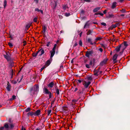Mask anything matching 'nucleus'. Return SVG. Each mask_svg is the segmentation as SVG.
I'll use <instances>...</instances> for the list:
<instances>
[{"mask_svg": "<svg viewBox=\"0 0 130 130\" xmlns=\"http://www.w3.org/2000/svg\"><path fill=\"white\" fill-rule=\"evenodd\" d=\"M14 124L11 123L6 122L5 123L4 126L0 128V130H11L14 127Z\"/></svg>", "mask_w": 130, "mask_h": 130, "instance_id": "obj_1", "label": "nucleus"}, {"mask_svg": "<svg viewBox=\"0 0 130 130\" xmlns=\"http://www.w3.org/2000/svg\"><path fill=\"white\" fill-rule=\"evenodd\" d=\"M57 46L56 44H55L52 50L50 51L51 56L49 60V64H50L52 60V57L55 54L56 47Z\"/></svg>", "mask_w": 130, "mask_h": 130, "instance_id": "obj_2", "label": "nucleus"}, {"mask_svg": "<svg viewBox=\"0 0 130 130\" xmlns=\"http://www.w3.org/2000/svg\"><path fill=\"white\" fill-rule=\"evenodd\" d=\"M39 90L38 86L36 85L34 87V88H32L31 89L30 91L31 95H33L36 93L38 92Z\"/></svg>", "mask_w": 130, "mask_h": 130, "instance_id": "obj_3", "label": "nucleus"}, {"mask_svg": "<svg viewBox=\"0 0 130 130\" xmlns=\"http://www.w3.org/2000/svg\"><path fill=\"white\" fill-rule=\"evenodd\" d=\"M119 45L121 47V49H122V51L123 52L125 49L126 48L128 45L126 42H124Z\"/></svg>", "mask_w": 130, "mask_h": 130, "instance_id": "obj_4", "label": "nucleus"}, {"mask_svg": "<svg viewBox=\"0 0 130 130\" xmlns=\"http://www.w3.org/2000/svg\"><path fill=\"white\" fill-rule=\"evenodd\" d=\"M88 50L86 52L85 56L88 58H89L90 56H92L93 53V51L90 49H88Z\"/></svg>", "mask_w": 130, "mask_h": 130, "instance_id": "obj_5", "label": "nucleus"}, {"mask_svg": "<svg viewBox=\"0 0 130 130\" xmlns=\"http://www.w3.org/2000/svg\"><path fill=\"white\" fill-rule=\"evenodd\" d=\"M56 85V83L54 81L51 82L49 83V89L53 90L54 87H55Z\"/></svg>", "mask_w": 130, "mask_h": 130, "instance_id": "obj_6", "label": "nucleus"}, {"mask_svg": "<svg viewBox=\"0 0 130 130\" xmlns=\"http://www.w3.org/2000/svg\"><path fill=\"white\" fill-rule=\"evenodd\" d=\"M51 98L50 101L51 102V106H52V105L54 104V102L55 100V98H54L53 95L52 94L51 92H49V99Z\"/></svg>", "mask_w": 130, "mask_h": 130, "instance_id": "obj_7", "label": "nucleus"}, {"mask_svg": "<svg viewBox=\"0 0 130 130\" xmlns=\"http://www.w3.org/2000/svg\"><path fill=\"white\" fill-rule=\"evenodd\" d=\"M102 72V71H100L99 70H95L94 71V75L96 76H98L101 74Z\"/></svg>", "mask_w": 130, "mask_h": 130, "instance_id": "obj_8", "label": "nucleus"}, {"mask_svg": "<svg viewBox=\"0 0 130 130\" xmlns=\"http://www.w3.org/2000/svg\"><path fill=\"white\" fill-rule=\"evenodd\" d=\"M90 83L91 82L90 81L87 82L85 81H84L83 82V85H84L85 88H87L88 87Z\"/></svg>", "mask_w": 130, "mask_h": 130, "instance_id": "obj_9", "label": "nucleus"}, {"mask_svg": "<svg viewBox=\"0 0 130 130\" xmlns=\"http://www.w3.org/2000/svg\"><path fill=\"white\" fill-rule=\"evenodd\" d=\"M38 55L39 56H41L44 53V50L41 49L39 50L38 52Z\"/></svg>", "mask_w": 130, "mask_h": 130, "instance_id": "obj_10", "label": "nucleus"}, {"mask_svg": "<svg viewBox=\"0 0 130 130\" xmlns=\"http://www.w3.org/2000/svg\"><path fill=\"white\" fill-rule=\"evenodd\" d=\"M118 56V55L117 54H115L114 56H113L112 58V60L113 61V62L115 63H116L117 62V61H116V59L117 58Z\"/></svg>", "mask_w": 130, "mask_h": 130, "instance_id": "obj_11", "label": "nucleus"}, {"mask_svg": "<svg viewBox=\"0 0 130 130\" xmlns=\"http://www.w3.org/2000/svg\"><path fill=\"white\" fill-rule=\"evenodd\" d=\"M92 60H90V61L89 64H86L85 65L86 67L87 68H89L91 67L92 64Z\"/></svg>", "mask_w": 130, "mask_h": 130, "instance_id": "obj_12", "label": "nucleus"}, {"mask_svg": "<svg viewBox=\"0 0 130 130\" xmlns=\"http://www.w3.org/2000/svg\"><path fill=\"white\" fill-rule=\"evenodd\" d=\"M49 65V60H48L46 63L45 64V66H44L43 67L41 68L40 70V72H42V70L46 67L48 66Z\"/></svg>", "mask_w": 130, "mask_h": 130, "instance_id": "obj_13", "label": "nucleus"}, {"mask_svg": "<svg viewBox=\"0 0 130 130\" xmlns=\"http://www.w3.org/2000/svg\"><path fill=\"white\" fill-rule=\"evenodd\" d=\"M11 88V85L9 83V82H8L6 87V89L7 91H10V89Z\"/></svg>", "mask_w": 130, "mask_h": 130, "instance_id": "obj_14", "label": "nucleus"}, {"mask_svg": "<svg viewBox=\"0 0 130 130\" xmlns=\"http://www.w3.org/2000/svg\"><path fill=\"white\" fill-rule=\"evenodd\" d=\"M107 61V60L106 59H104L100 63V66H102L106 64Z\"/></svg>", "mask_w": 130, "mask_h": 130, "instance_id": "obj_15", "label": "nucleus"}, {"mask_svg": "<svg viewBox=\"0 0 130 130\" xmlns=\"http://www.w3.org/2000/svg\"><path fill=\"white\" fill-rule=\"evenodd\" d=\"M40 113V110H37L35 112H34V116H38L39 115Z\"/></svg>", "mask_w": 130, "mask_h": 130, "instance_id": "obj_16", "label": "nucleus"}, {"mask_svg": "<svg viewBox=\"0 0 130 130\" xmlns=\"http://www.w3.org/2000/svg\"><path fill=\"white\" fill-rule=\"evenodd\" d=\"M52 3V4H51L52 7V8H53V9H55V8L57 6L56 3L55 2H54V3Z\"/></svg>", "mask_w": 130, "mask_h": 130, "instance_id": "obj_17", "label": "nucleus"}, {"mask_svg": "<svg viewBox=\"0 0 130 130\" xmlns=\"http://www.w3.org/2000/svg\"><path fill=\"white\" fill-rule=\"evenodd\" d=\"M4 56L5 58L7 60H9L10 59V57L7 54V55H4Z\"/></svg>", "mask_w": 130, "mask_h": 130, "instance_id": "obj_18", "label": "nucleus"}, {"mask_svg": "<svg viewBox=\"0 0 130 130\" xmlns=\"http://www.w3.org/2000/svg\"><path fill=\"white\" fill-rule=\"evenodd\" d=\"M121 49V47L119 45L117 46L115 48V50L117 52H119Z\"/></svg>", "mask_w": 130, "mask_h": 130, "instance_id": "obj_19", "label": "nucleus"}, {"mask_svg": "<svg viewBox=\"0 0 130 130\" xmlns=\"http://www.w3.org/2000/svg\"><path fill=\"white\" fill-rule=\"evenodd\" d=\"M117 3L116 2H114L111 6V8L112 9H113L116 7V5Z\"/></svg>", "mask_w": 130, "mask_h": 130, "instance_id": "obj_20", "label": "nucleus"}, {"mask_svg": "<svg viewBox=\"0 0 130 130\" xmlns=\"http://www.w3.org/2000/svg\"><path fill=\"white\" fill-rule=\"evenodd\" d=\"M100 9V7H98L96 8L93 10V12L94 13L95 12H97L98 10H99Z\"/></svg>", "mask_w": 130, "mask_h": 130, "instance_id": "obj_21", "label": "nucleus"}, {"mask_svg": "<svg viewBox=\"0 0 130 130\" xmlns=\"http://www.w3.org/2000/svg\"><path fill=\"white\" fill-rule=\"evenodd\" d=\"M103 39L102 37H97L95 39V41H101Z\"/></svg>", "mask_w": 130, "mask_h": 130, "instance_id": "obj_22", "label": "nucleus"}, {"mask_svg": "<svg viewBox=\"0 0 130 130\" xmlns=\"http://www.w3.org/2000/svg\"><path fill=\"white\" fill-rule=\"evenodd\" d=\"M46 27L45 26H43V30L42 32L44 34H45L46 31Z\"/></svg>", "mask_w": 130, "mask_h": 130, "instance_id": "obj_23", "label": "nucleus"}, {"mask_svg": "<svg viewBox=\"0 0 130 130\" xmlns=\"http://www.w3.org/2000/svg\"><path fill=\"white\" fill-rule=\"evenodd\" d=\"M98 14H99V15H100L102 16H103L104 15V14L103 13H100V11H99L98 12L95 13H94V15H97Z\"/></svg>", "mask_w": 130, "mask_h": 130, "instance_id": "obj_24", "label": "nucleus"}, {"mask_svg": "<svg viewBox=\"0 0 130 130\" xmlns=\"http://www.w3.org/2000/svg\"><path fill=\"white\" fill-rule=\"evenodd\" d=\"M62 109L63 111H66L68 110V108L67 107L64 106L62 107Z\"/></svg>", "mask_w": 130, "mask_h": 130, "instance_id": "obj_25", "label": "nucleus"}, {"mask_svg": "<svg viewBox=\"0 0 130 130\" xmlns=\"http://www.w3.org/2000/svg\"><path fill=\"white\" fill-rule=\"evenodd\" d=\"M35 11H37L39 12H40L41 13L43 14V11L41 10H39L38 8H36L35 9Z\"/></svg>", "mask_w": 130, "mask_h": 130, "instance_id": "obj_26", "label": "nucleus"}, {"mask_svg": "<svg viewBox=\"0 0 130 130\" xmlns=\"http://www.w3.org/2000/svg\"><path fill=\"white\" fill-rule=\"evenodd\" d=\"M44 91L46 94L49 93V92L48 90L46 88H44Z\"/></svg>", "mask_w": 130, "mask_h": 130, "instance_id": "obj_27", "label": "nucleus"}, {"mask_svg": "<svg viewBox=\"0 0 130 130\" xmlns=\"http://www.w3.org/2000/svg\"><path fill=\"white\" fill-rule=\"evenodd\" d=\"M64 10L66 9L67 8H68V6L67 5H64L62 6Z\"/></svg>", "mask_w": 130, "mask_h": 130, "instance_id": "obj_28", "label": "nucleus"}, {"mask_svg": "<svg viewBox=\"0 0 130 130\" xmlns=\"http://www.w3.org/2000/svg\"><path fill=\"white\" fill-rule=\"evenodd\" d=\"M88 42L90 43L91 45H93V44L92 43V41H91V39L90 38H88L87 40Z\"/></svg>", "mask_w": 130, "mask_h": 130, "instance_id": "obj_29", "label": "nucleus"}, {"mask_svg": "<svg viewBox=\"0 0 130 130\" xmlns=\"http://www.w3.org/2000/svg\"><path fill=\"white\" fill-rule=\"evenodd\" d=\"M28 116H32L33 115L34 116V112H29L28 113Z\"/></svg>", "mask_w": 130, "mask_h": 130, "instance_id": "obj_30", "label": "nucleus"}, {"mask_svg": "<svg viewBox=\"0 0 130 130\" xmlns=\"http://www.w3.org/2000/svg\"><path fill=\"white\" fill-rule=\"evenodd\" d=\"M56 93L57 95H58L59 94V89L58 88H57L56 89Z\"/></svg>", "mask_w": 130, "mask_h": 130, "instance_id": "obj_31", "label": "nucleus"}, {"mask_svg": "<svg viewBox=\"0 0 130 130\" xmlns=\"http://www.w3.org/2000/svg\"><path fill=\"white\" fill-rule=\"evenodd\" d=\"M91 33H92V31H91L90 30H88V31L87 32L86 34H87V35H89L91 34Z\"/></svg>", "mask_w": 130, "mask_h": 130, "instance_id": "obj_32", "label": "nucleus"}, {"mask_svg": "<svg viewBox=\"0 0 130 130\" xmlns=\"http://www.w3.org/2000/svg\"><path fill=\"white\" fill-rule=\"evenodd\" d=\"M66 17H68L70 15V14L69 13H64Z\"/></svg>", "mask_w": 130, "mask_h": 130, "instance_id": "obj_33", "label": "nucleus"}, {"mask_svg": "<svg viewBox=\"0 0 130 130\" xmlns=\"http://www.w3.org/2000/svg\"><path fill=\"white\" fill-rule=\"evenodd\" d=\"M4 8H5L6 6L7 5V2L6 0H5L4 1Z\"/></svg>", "mask_w": 130, "mask_h": 130, "instance_id": "obj_34", "label": "nucleus"}, {"mask_svg": "<svg viewBox=\"0 0 130 130\" xmlns=\"http://www.w3.org/2000/svg\"><path fill=\"white\" fill-rule=\"evenodd\" d=\"M16 96L15 95H13L12 96V98L10 99L11 100H12L15 99Z\"/></svg>", "mask_w": 130, "mask_h": 130, "instance_id": "obj_35", "label": "nucleus"}, {"mask_svg": "<svg viewBox=\"0 0 130 130\" xmlns=\"http://www.w3.org/2000/svg\"><path fill=\"white\" fill-rule=\"evenodd\" d=\"M78 44L80 46H82V43L81 40H80L78 43Z\"/></svg>", "mask_w": 130, "mask_h": 130, "instance_id": "obj_36", "label": "nucleus"}, {"mask_svg": "<svg viewBox=\"0 0 130 130\" xmlns=\"http://www.w3.org/2000/svg\"><path fill=\"white\" fill-rule=\"evenodd\" d=\"M31 25H26V30H27L30 27Z\"/></svg>", "mask_w": 130, "mask_h": 130, "instance_id": "obj_37", "label": "nucleus"}, {"mask_svg": "<svg viewBox=\"0 0 130 130\" xmlns=\"http://www.w3.org/2000/svg\"><path fill=\"white\" fill-rule=\"evenodd\" d=\"M120 11L122 13H124L126 12V11L125 9H122V10H121Z\"/></svg>", "mask_w": 130, "mask_h": 130, "instance_id": "obj_38", "label": "nucleus"}, {"mask_svg": "<svg viewBox=\"0 0 130 130\" xmlns=\"http://www.w3.org/2000/svg\"><path fill=\"white\" fill-rule=\"evenodd\" d=\"M38 52H37L36 53H34L32 55L34 57H36L37 55H38Z\"/></svg>", "mask_w": 130, "mask_h": 130, "instance_id": "obj_39", "label": "nucleus"}, {"mask_svg": "<svg viewBox=\"0 0 130 130\" xmlns=\"http://www.w3.org/2000/svg\"><path fill=\"white\" fill-rule=\"evenodd\" d=\"M44 42L45 43V45L47 47L49 46V42H46V40L44 41Z\"/></svg>", "mask_w": 130, "mask_h": 130, "instance_id": "obj_40", "label": "nucleus"}, {"mask_svg": "<svg viewBox=\"0 0 130 130\" xmlns=\"http://www.w3.org/2000/svg\"><path fill=\"white\" fill-rule=\"evenodd\" d=\"M30 110V108L29 107H28L25 110V111L26 112H28Z\"/></svg>", "mask_w": 130, "mask_h": 130, "instance_id": "obj_41", "label": "nucleus"}, {"mask_svg": "<svg viewBox=\"0 0 130 130\" xmlns=\"http://www.w3.org/2000/svg\"><path fill=\"white\" fill-rule=\"evenodd\" d=\"M8 45L10 47H12L13 46L12 44L10 42L8 43Z\"/></svg>", "mask_w": 130, "mask_h": 130, "instance_id": "obj_42", "label": "nucleus"}, {"mask_svg": "<svg viewBox=\"0 0 130 130\" xmlns=\"http://www.w3.org/2000/svg\"><path fill=\"white\" fill-rule=\"evenodd\" d=\"M82 82V80H77V83H81Z\"/></svg>", "mask_w": 130, "mask_h": 130, "instance_id": "obj_43", "label": "nucleus"}, {"mask_svg": "<svg viewBox=\"0 0 130 130\" xmlns=\"http://www.w3.org/2000/svg\"><path fill=\"white\" fill-rule=\"evenodd\" d=\"M37 21V18H34L33 20V21L34 22H36Z\"/></svg>", "mask_w": 130, "mask_h": 130, "instance_id": "obj_44", "label": "nucleus"}, {"mask_svg": "<svg viewBox=\"0 0 130 130\" xmlns=\"http://www.w3.org/2000/svg\"><path fill=\"white\" fill-rule=\"evenodd\" d=\"M100 44L102 47L104 48L105 47V46L102 43L101 44Z\"/></svg>", "mask_w": 130, "mask_h": 130, "instance_id": "obj_45", "label": "nucleus"}, {"mask_svg": "<svg viewBox=\"0 0 130 130\" xmlns=\"http://www.w3.org/2000/svg\"><path fill=\"white\" fill-rule=\"evenodd\" d=\"M99 50L100 51L102 52L103 51V50L102 48H99Z\"/></svg>", "mask_w": 130, "mask_h": 130, "instance_id": "obj_46", "label": "nucleus"}, {"mask_svg": "<svg viewBox=\"0 0 130 130\" xmlns=\"http://www.w3.org/2000/svg\"><path fill=\"white\" fill-rule=\"evenodd\" d=\"M124 14H121V15H119V17H123L124 16Z\"/></svg>", "mask_w": 130, "mask_h": 130, "instance_id": "obj_47", "label": "nucleus"}, {"mask_svg": "<svg viewBox=\"0 0 130 130\" xmlns=\"http://www.w3.org/2000/svg\"><path fill=\"white\" fill-rule=\"evenodd\" d=\"M59 18L60 19H62V16L61 15H59Z\"/></svg>", "mask_w": 130, "mask_h": 130, "instance_id": "obj_48", "label": "nucleus"}, {"mask_svg": "<svg viewBox=\"0 0 130 130\" xmlns=\"http://www.w3.org/2000/svg\"><path fill=\"white\" fill-rule=\"evenodd\" d=\"M82 33H83L82 32V31L79 34V35L80 37H81L82 36Z\"/></svg>", "mask_w": 130, "mask_h": 130, "instance_id": "obj_49", "label": "nucleus"}, {"mask_svg": "<svg viewBox=\"0 0 130 130\" xmlns=\"http://www.w3.org/2000/svg\"><path fill=\"white\" fill-rule=\"evenodd\" d=\"M84 1L86 2H90V0H84Z\"/></svg>", "mask_w": 130, "mask_h": 130, "instance_id": "obj_50", "label": "nucleus"}, {"mask_svg": "<svg viewBox=\"0 0 130 130\" xmlns=\"http://www.w3.org/2000/svg\"><path fill=\"white\" fill-rule=\"evenodd\" d=\"M78 44H77V42H76L75 43V44H74V46H76Z\"/></svg>", "mask_w": 130, "mask_h": 130, "instance_id": "obj_51", "label": "nucleus"}, {"mask_svg": "<svg viewBox=\"0 0 130 130\" xmlns=\"http://www.w3.org/2000/svg\"><path fill=\"white\" fill-rule=\"evenodd\" d=\"M106 12H107V10H105L104 11H103V13L104 14H105L106 13Z\"/></svg>", "mask_w": 130, "mask_h": 130, "instance_id": "obj_52", "label": "nucleus"}, {"mask_svg": "<svg viewBox=\"0 0 130 130\" xmlns=\"http://www.w3.org/2000/svg\"><path fill=\"white\" fill-rule=\"evenodd\" d=\"M84 10H82L81 11V12L82 13H84Z\"/></svg>", "mask_w": 130, "mask_h": 130, "instance_id": "obj_53", "label": "nucleus"}, {"mask_svg": "<svg viewBox=\"0 0 130 130\" xmlns=\"http://www.w3.org/2000/svg\"><path fill=\"white\" fill-rule=\"evenodd\" d=\"M92 24H98V23L97 22H93Z\"/></svg>", "mask_w": 130, "mask_h": 130, "instance_id": "obj_54", "label": "nucleus"}, {"mask_svg": "<svg viewBox=\"0 0 130 130\" xmlns=\"http://www.w3.org/2000/svg\"><path fill=\"white\" fill-rule=\"evenodd\" d=\"M117 25H113V27L115 28L117 26Z\"/></svg>", "mask_w": 130, "mask_h": 130, "instance_id": "obj_55", "label": "nucleus"}, {"mask_svg": "<svg viewBox=\"0 0 130 130\" xmlns=\"http://www.w3.org/2000/svg\"><path fill=\"white\" fill-rule=\"evenodd\" d=\"M13 70H11V74L12 75H13Z\"/></svg>", "mask_w": 130, "mask_h": 130, "instance_id": "obj_56", "label": "nucleus"}, {"mask_svg": "<svg viewBox=\"0 0 130 130\" xmlns=\"http://www.w3.org/2000/svg\"><path fill=\"white\" fill-rule=\"evenodd\" d=\"M36 130H41V129L40 128H37Z\"/></svg>", "mask_w": 130, "mask_h": 130, "instance_id": "obj_57", "label": "nucleus"}, {"mask_svg": "<svg viewBox=\"0 0 130 130\" xmlns=\"http://www.w3.org/2000/svg\"><path fill=\"white\" fill-rule=\"evenodd\" d=\"M101 24H106L105 23H101Z\"/></svg>", "mask_w": 130, "mask_h": 130, "instance_id": "obj_58", "label": "nucleus"}, {"mask_svg": "<svg viewBox=\"0 0 130 130\" xmlns=\"http://www.w3.org/2000/svg\"><path fill=\"white\" fill-rule=\"evenodd\" d=\"M78 90V89L77 88H75V90H74V91H76L77 90Z\"/></svg>", "mask_w": 130, "mask_h": 130, "instance_id": "obj_59", "label": "nucleus"}, {"mask_svg": "<svg viewBox=\"0 0 130 130\" xmlns=\"http://www.w3.org/2000/svg\"><path fill=\"white\" fill-rule=\"evenodd\" d=\"M124 0H120V2H122L124 1Z\"/></svg>", "mask_w": 130, "mask_h": 130, "instance_id": "obj_60", "label": "nucleus"}, {"mask_svg": "<svg viewBox=\"0 0 130 130\" xmlns=\"http://www.w3.org/2000/svg\"><path fill=\"white\" fill-rule=\"evenodd\" d=\"M112 54V51H111L110 53V55H111Z\"/></svg>", "mask_w": 130, "mask_h": 130, "instance_id": "obj_61", "label": "nucleus"}, {"mask_svg": "<svg viewBox=\"0 0 130 130\" xmlns=\"http://www.w3.org/2000/svg\"><path fill=\"white\" fill-rule=\"evenodd\" d=\"M47 112L48 115H49V110H47Z\"/></svg>", "mask_w": 130, "mask_h": 130, "instance_id": "obj_62", "label": "nucleus"}, {"mask_svg": "<svg viewBox=\"0 0 130 130\" xmlns=\"http://www.w3.org/2000/svg\"><path fill=\"white\" fill-rule=\"evenodd\" d=\"M63 31H62V30H61L60 31V33H63Z\"/></svg>", "mask_w": 130, "mask_h": 130, "instance_id": "obj_63", "label": "nucleus"}, {"mask_svg": "<svg viewBox=\"0 0 130 130\" xmlns=\"http://www.w3.org/2000/svg\"><path fill=\"white\" fill-rule=\"evenodd\" d=\"M17 83V82L15 81L13 82V83L14 84H15Z\"/></svg>", "mask_w": 130, "mask_h": 130, "instance_id": "obj_64", "label": "nucleus"}]
</instances>
